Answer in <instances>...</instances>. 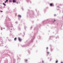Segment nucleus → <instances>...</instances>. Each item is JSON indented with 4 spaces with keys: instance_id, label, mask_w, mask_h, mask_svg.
I'll return each instance as SVG.
<instances>
[{
    "instance_id": "8",
    "label": "nucleus",
    "mask_w": 63,
    "mask_h": 63,
    "mask_svg": "<svg viewBox=\"0 0 63 63\" xmlns=\"http://www.w3.org/2000/svg\"><path fill=\"white\" fill-rule=\"evenodd\" d=\"M58 62V61H56V63H57Z\"/></svg>"
},
{
    "instance_id": "11",
    "label": "nucleus",
    "mask_w": 63,
    "mask_h": 63,
    "mask_svg": "<svg viewBox=\"0 0 63 63\" xmlns=\"http://www.w3.org/2000/svg\"><path fill=\"white\" fill-rule=\"evenodd\" d=\"M42 62H43V63H44V61H42Z\"/></svg>"
},
{
    "instance_id": "9",
    "label": "nucleus",
    "mask_w": 63,
    "mask_h": 63,
    "mask_svg": "<svg viewBox=\"0 0 63 63\" xmlns=\"http://www.w3.org/2000/svg\"><path fill=\"white\" fill-rule=\"evenodd\" d=\"M8 1V0H6V1L7 2Z\"/></svg>"
},
{
    "instance_id": "2",
    "label": "nucleus",
    "mask_w": 63,
    "mask_h": 63,
    "mask_svg": "<svg viewBox=\"0 0 63 63\" xmlns=\"http://www.w3.org/2000/svg\"><path fill=\"white\" fill-rule=\"evenodd\" d=\"M18 17L19 18H20V17H21V16L20 15H18Z\"/></svg>"
},
{
    "instance_id": "1",
    "label": "nucleus",
    "mask_w": 63,
    "mask_h": 63,
    "mask_svg": "<svg viewBox=\"0 0 63 63\" xmlns=\"http://www.w3.org/2000/svg\"><path fill=\"white\" fill-rule=\"evenodd\" d=\"M18 40H19V42H21V41L22 40V39H21V38H20V37H19L18 38Z\"/></svg>"
},
{
    "instance_id": "7",
    "label": "nucleus",
    "mask_w": 63,
    "mask_h": 63,
    "mask_svg": "<svg viewBox=\"0 0 63 63\" xmlns=\"http://www.w3.org/2000/svg\"><path fill=\"white\" fill-rule=\"evenodd\" d=\"M25 62H26L27 61V60H25Z\"/></svg>"
},
{
    "instance_id": "6",
    "label": "nucleus",
    "mask_w": 63,
    "mask_h": 63,
    "mask_svg": "<svg viewBox=\"0 0 63 63\" xmlns=\"http://www.w3.org/2000/svg\"><path fill=\"white\" fill-rule=\"evenodd\" d=\"M16 38L15 37V38L14 39V40L16 41Z\"/></svg>"
},
{
    "instance_id": "20",
    "label": "nucleus",
    "mask_w": 63,
    "mask_h": 63,
    "mask_svg": "<svg viewBox=\"0 0 63 63\" xmlns=\"http://www.w3.org/2000/svg\"><path fill=\"white\" fill-rule=\"evenodd\" d=\"M18 3V2H17V4Z\"/></svg>"
},
{
    "instance_id": "10",
    "label": "nucleus",
    "mask_w": 63,
    "mask_h": 63,
    "mask_svg": "<svg viewBox=\"0 0 63 63\" xmlns=\"http://www.w3.org/2000/svg\"><path fill=\"white\" fill-rule=\"evenodd\" d=\"M47 53H48V54H49V52H47Z\"/></svg>"
},
{
    "instance_id": "19",
    "label": "nucleus",
    "mask_w": 63,
    "mask_h": 63,
    "mask_svg": "<svg viewBox=\"0 0 63 63\" xmlns=\"http://www.w3.org/2000/svg\"><path fill=\"white\" fill-rule=\"evenodd\" d=\"M3 29H5V28H3Z\"/></svg>"
},
{
    "instance_id": "3",
    "label": "nucleus",
    "mask_w": 63,
    "mask_h": 63,
    "mask_svg": "<svg viewBox=\"0 0 63 63\" xmlns=\"http://www.w3.org/2000/svg\"><path fill=\"white\" fill-rule=\"evenodd\" d=\"M52 5H53V4L52 3H51L50 5V6H52Z\"/></svg>"
},
{
    "instance_id": "14",
    "label": "nucleus",
    "mask_w": 63,
    "mask_h": 63,
    "mask_svg": "<svg viewBox=\"0 0 63 63\" xmlns=\"http://www.w3.org/2000/svg\"><path fill=\"white\" fill-rule=\"evenodd\" d=\"M47 49H48V47H47Z\"/></svg>"
},
{
    "instance_id": "12",
    "label": "nucleus",
    "mask_w": 63,
    "mask_h": 63,
    "mask_svg": "<svg viewBox=\"0 0 63 63\" xmlns=\"http://www.w3.org/2000/svg\"><path fill=\"white\" fill-rule=\"evenodd\" d=\"M61 63H63V62H61Z\"/></svg>"
},
{
    "instance_id": "13",
    "label": "nucleus",
    "mask_w": 63,
    "mask_h": 63,
    "mask_svg": "<svg viewBox=\"0 0 63 63\" xmlns=\"http://www.w3.org/2000/svg\"><path fill=\"white\" fill-rule=\"evenodd\" d=\"M1 12H3V11H1Z\"/></svg>"
},
{
    "instance_id": "18",
    "label": "nucleus",
    "mask_w": 63,
    "mask_h": 63,
    "mask_svg": "<svg viewBox=\"0 0 63 63\" xmlns=\"http://www.w3.org/2000/svg\"><path fill=\"white\" fill-rule=\"evenodd\" d=\"M10 2H12V1H10Z\"/></svg>"
},
{
    "instance_id": "17",
    "label": "nucleus",
    "mask_w": 63,
    "mask_h": 63,
    "mask_svg": "<svg viewBox=\"0 0 63 63\" xmlns=\"http://www.w3.org/2000/svg\"><path fill=\"white\" fill-rule=\"evenodd\" d=\"M54 21H55V20H54Z\"/></svg>"
},
{
    "instance_id": "16",
    "label": "nucleus",
    "mask_w": 63,
    "mask_h": 63,
    "mask_svg": "<svg viewBox=\"0 0 63 63\" xmlns=\"http://www.w3.org/2000/svg\"><path fill=\"white\" fill-rule=\"evenodd\" d=\"M5 3H6V1H5Z\"/></svg>"
},
{
    "instance_id": "15",
    "label": "nucleus",
    "mask_w": 63,
    "mask_h": 63,
    "mask_svg": "<svg viewBox=\"0 0 63 63\" xmlns=\"http://www.w3.org/2000/svg\"><path fill=\"white\" fill-rule=\"evenodd\" d=\"M54 16H56V15L55 14Z\"/></svg>"
},
{
    "instance_id": "21",
    "label": "nucleus",
    "mask_w": 63,
    "mask_h": 63,
    "mask_svg": "<svg viewBox=\"0 0 63 63\" xmlns=\"http://www.w3.org/2000/svg\"><path fill=\"white\" fill-rule=\"evenodd\" d=\"M12 27V28H13V27Z\"/></svg>"
},
{
    "instance_id": "5",
    "label": "nucleus",
    "mask_w": 63,
    "mask_h": 63,
    "mask_svg": "<svg viewBox=\"0 0 63 63\" xmlns=\"http://www.w3.org/2000/svg\"><path fill=\"white\" fill-rule=\"evenodd\" d=\"M3 5H4L5 6V4L4 3H3Z\"/></svg>"
},
{
    "instance_id": "4",
    "label": "nucleus",
    "mask_w": 63,
    "mask_h": 63,
    "mask_svg": "<svg viewBox=\"0 0 63 63\" xmlns=\"http://www.w3.org/2000/svg\"><path fill=\"white\" fill-rule=\"evenodd\" d=\"M13 2H14V3H15V2H16V1H15V0H13Z\"/></svg>"
}]
</instances>
